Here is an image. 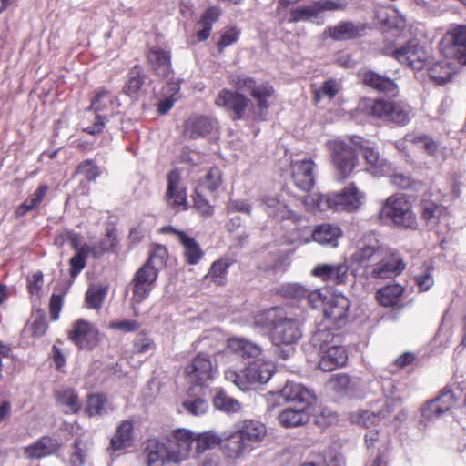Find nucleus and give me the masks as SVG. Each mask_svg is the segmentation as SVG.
Listing matches in <instances>:
<instances>
[{"instance_id": "6e6552de", "label": "nucleus", "mask_w": 466, "mask_h": 466, "mask_svg": "<svg viewBox=\"0 0 466 466\" xmlns=\"http://www.w3.org/2000/svg\"><path fill=\"white\" fill-rule=\"evenodd\" d=\"M443 56L454 59L461 66L466 65V25H454L448 30L440 42Z\"/></svg>"}, {"instance_id": "e2e57ef3", "label": "nucleus", "mask_w": 466, "mask_h": 466, "mask_svg": "<svg viewBox=\"0 0 466 466\" xmlns=\"http://www.w3.org/2000/svg\"><path fill=\"white\" fill-rule=\"evenodd\" d=\"M221 171L218 167H212L208 172L203 181V186L210 191H215L221 184Z\"/></svg>"}, {"instance_id": "c756f323", "label": "nucleus", "mask_w": 466, "mask_h": 466, "mask_svg": "<svg viewBox=\"0 0 466 466\" xmlns=\"http://www.w3.org/2000/svg\"><path fill=\"white\" fill-rule=\"evenodd\" d=\"M455 62L457 61L445 56H443V59L427 62L430 77L438 84H443L451 80L456 71Z\"/></svg>"}, {"instance_id": "4be33fe9", "label": "nucleus", "mask_w": 466, "mask_h": 466, "mask_svg": "<svg viewBox=\"0 0 466 466\" xmlns=\"http://www.w3.org/2000/svg\"><path fill=\"white\" fill-rule=\"evenodd\" d=\"M235 430L250 451L258 445L267 434L265 425L253 420H244L238 424Z\"/></svg>"}, {"instance_id": "79ce46f5", "label": "nucleus", "mask_w": 466, "mask_h": 466, "mask_svg": "<svg viewBox=\"0 0 466 466\" xmlns=\"http://www.w3.org/2000/svg\"><path fill=\"white\" fill-rule=\"evenodd\" d=\"M174 437L178 445L179 451L174 454V458H180L181 461L188 459L192 451V446L195 444L194 432L185 429H178L174 431Z\"/></svg>"}, {"instance_id": "338daca9", "label": "nucleus", "mask_w": 466, "mask_h": 466, "mask_svg": "<svg viewBox=\"0 0 466 466\" xmlns=\"http://www.w3.org/2000/svg\"><path fill=\"white\" fill-rule=\"evenodd\" d=\"M154 342L145 334H139L134 341V349L137 353H147L154 350Z\"/></svg>"}, {"instance_id": "8fccbe9b", "label": "nucleus", "mask_w": 466, "mask_h": 466, "mask_svg": "<svg viewBox=\"0 0 466 466\" xmlns=\"http://www.w3.org/2000/svg\"><path fill=\"white\" fill-rule=\"evenodd\" d=\"M319 15L316 2L311 5H300L290 10V23H298L301 21H309Z\"/></svg>"}, {"instance_id": "864d4df0", "label": "nucleus", "mask_w": 466, "mask_h": 466, "mask_svg": "<svg viewBox=\"0 0 466 466\" xmlns=\"http://www.w3.org/2000/svg\"><path fill=\"white\" fill-rule=\"evenodd\" d=\"M382 417H384V414L375 413L370 410H360L352 414L350 419L353 423L369 428L379 422Z\"/></svg>"}, {"instance_id": "13d9d810", "label": "nucleus", "mask_w": 466, "mask_h": 466, "mask_svg": "<svg viewBox=\"0 0 466 466\" xmlns=\"http://www.w3.org/2000/svg\"><path fill=\"white\" fill-rule=\"evenodd\" d=\"M442 213V208L433 203L426 204L422 210V218L428 224L434 226L438 223Z\"/></svg>"}, {"instance_id": "3c124183", "label": "nucleus", "mask_w": 466, "mask_h": 466, "mask_svg": "<svg viewBox=\"0 0 466 466\" xmlns=\"http://www.w3.org/2000/svg\"><path fill=\"white\" fill-rule=\"evenodd\" d=\"M329 386L339 394H347L357 387V382L347 374H338L330 379Z\"/></svg>"}, {"instance_id": "5fc2aeb1", "label": "nucleus", "mask_w": 466, "mask_h": 466, "mask_svg": "<svg viewBox=\"0 0 466 466\" xmlns=\"http://www.w3.org/2000/svg\"><path fill=\"white\" fill-rule=\"evenodd\" d=\"M229 266L230 263L228 259L222 258L215 261L209 269L208 277L217 284L222 285Z\"/></svg>"}, {"instance_id": "49530a36", "label": "nucleus", "mask_w": 466, "mask_h": 466, "mask_svg": "<svg viewBox=\"0 0 466 466\" xmlns=\"http://www.w3.org/2000/svg\"><path fill=\"white\" fill-rule=\"evenodd\" d=\"M279 312L276 309H268L257 313L253 318V327L261 332L269 331L275 325Z\"/></svg>"}, {"instance_id": "7c9ffc66", "label": "nucleus", "mask_w": 466, "mask_h": 466, "mask_svg": "<svg viewBox=\"0 0 466 466\" xmlns=\"http://www.w3.org/2000/svg\"><path fill=\"white\" fill-rule=\"evenodd\" d=\"M215 127V122L204 116H194L185 123L184 135L190 139L204 137Z\"/></svg>"}, {"instance_id": "aec40b11", "label": "nucleus", "mask_w": 466, "mask_h": 466, "mask_svg": "<svg viewBox=\"0 0 466 466\" xmlns=\"http://www.w3.org/2000/svg\"><path fill=\"white\" fill-rule=\"evenodd\" d=\"M271 394L272 396H277L279 400L297 402L305 405V407H308L314 400V395L309 389L293 381H287L281 390Z\"/></svg>"}, {"instance_id": "69168bd1", "label": "nucleus", "mask_w": 466, "mask_h": 466, "mask_svg": "<svg viewBox=\"0 0 466 466\" xmlns=\"http://www.w3.org/2000/svg\"><path fill=\"white\" fill-rule=\"evenodd\" d=\"M78 172L84 175V177L88 180L96 179L100 174L97 166H96L92 160H86L82 162L78 166Z\"/></svg>"}, {"instance_id": "dca6fc26", "label": "nucleus", "mask_w": 466, "mask_h": 466, "mask_svg": "<svg viewBox=\"0 0 466 466\" xmlns=\"http://www.w3.org/2000/svg\"><path fill=\"white\" fill-rule=\"evenodd\" d=\"M163 234H172L184 248V258L187 264L196 265L202 258L204 252L200 248L195 238L188 236L186 232L178 230L172 226H166L160 228Z\"/></svg>"}, {"instance_id": "0eeeda50", "label": "nucleus", "mask_w": 466, "mask_h": 466, "mask_svg": "<svg viewBox=\"0 0 466 466\" xmlns=\"http://www.w3.org/2000/svg\"><path fill=\"white\" fill-rule=\"evenodd\" d=\"M333 335L327 329L319 330L314 335V343L319 344L320 359L319 367L323 371H332L346 365L348 353L344 347L331 344Z\"/></svg>"}, {"instance_id": "a878e982", "label": "nucleus", "mask_w": 466, "mask_h": 466, "mask_svg": "<svg viewBox=\"0 0 466 466\" xmlns=\"http://www.w3.org/2000/svg\"><path fill=\"white\" fill-rule=\"evenodd\" d=\"M361 80L365 86L385 95L396 96L399 93V87L394 80L372 70L363 72Z\"/></svg>"}, {"instance_id": "bf43d9fd", "label": "nucleus", "mask_w": 466, "mask_h": 466, "mask_svg": "<svg viewBox=\"0 0 466 466\" xmlns=\"http://www.w3.org/2000/svg\"><path fill=\"white\" fill-rule=\"evenodd\" d=\"M183 406L190 414L195 416L206 413L208 409V402L201 398L186 400L183 402Z\"/></svg>"}, {"instance_id": "680f3d73", "label": "nucleus", "mask_w": 466, "mask_h": 466, "mask_svg": "<svg viewBox=\"0 0 466 466\" xmlns=\"http://www.w3.org/2000/svg\"><path fill=\"white\" fill-rule=\"evenodd\" d=\"M414 281L420 291H428L434 284L431 269L427 268L421 273L415 275Z\"/></svg>"}, {"instance_id": "2f4dec72", "label": "nucleus", "mask_w": 466, "mask_h": 466, "mask_svg": "<svg viewBox=\"0 0 466 466\" xmlns=\"http://www.w3.org/2000/svg\"><path fill=\"white\" fill-rule=\"evenodd\" d=\"M144 453L147 457V466H163L165 463H170L163 441L157 439L148 440L146 443Z\"/></svg>"}, {"instance_id": "c9c22d12", "label": "nucleus", "mask_w": 466, "mask_h": 466, "mask_svg": "<svg viewBox=\"0 0 466 466\" xmlns=\"http://www.w3.org/2000/svg\"><path fill=\"white\" fill-rule=\"evenodd\" d=\"M341 229L333 224H321L317 226L312 232V238L320 245L338 246V240L341 237Z\"/></svg>"}, {"instance_id": "6e6d98bb", "label": "nucleus", "mask_w": 466, "mask_h": 466, "mask_svg": "<svg viewBox=\"0 0 466 466\" xmlns=\"http://www.w3.org/2000/svg\"><path fill=\"white\" fill-rule=\"evenodd\" d=\"M167 259V250L164 246L156 245L150 253L146 264L153 266L155 269L159 270L164 267Z\"/></svg>"}, {"instance_id": "37998d69", "label": "nucleus", "mask_w": 466, "mask_h": 466, "mask_svg": "<svg viewBox=\"0 0 466 466\" xmlns=\"http://www.w3.org/2000/svg\"><path fill=\"white\" fill-rule=\"evenodd\" d=\"M48 190L49 187L47 185H40L30 197L17 207L15 216L20 218L27 212L36 209L46 198Z\"/></svg>"}, {"instance_id": "c03bdc74", "label": "nucleus", "mask_w": 466, "mask_h": 466, "mask_svg": "<svg viewBox=\"0 0 466 466\" xmlns=\"http://www.w3.org/2000/svg\"><path fill=\"white\" fill-rule=\"evenodd\" d=\"M262 202L266 206V211L269 216L276 217L279 219L298 220V216L288 209L286 205L280 203L277 198L266 197L262 199Z\"/></svg>"}, {"instance_id": "393cba45", "label": "nucleus", "mask_w": 466, "mask_h": 466, "mask_svg": "<svg viewBox=\"0 0 466 466\" xmlns=\"http://www.w3.org/2000/svg\"><path fill=\"white\" fill-rule=\"evenodd\" d=\"M350 303L343 295H335L325 305L324 316L332 323L340 326L348 317Z\"/></svg>"}, {"instance_id": "9d476101", "label": "nucleus", "mask_w": 466, "mask_h": 466, "mask_svg": "<svg viewBox=\"0 0 466 466\" xmlns=\"http://www.w3.org/2000/svg\"><path fill=\"white\" fill-rule=\"evenodd\" d=\"M405 267L403 259L397 252L385 248L374 267L367 271V276L371 279H391L401 274Z\"/></svg>"}, {"instance_id": "20e7f679", "label": "nucleus", "mask_w": 466, "mask_h": 466, "mask_svg": "<svg viewBox=\"0 0 466 466\" xmlns=\"http://www.w3.org/2000/svg\"><path fill=\"white\" fill-rule=\"evenodd\" d=\"M358 109L369 116L400 126L407 125L410 120V107L401 102L364 99L359 104Z\"/></svg>"}, {"instance_id": "412c9836", "label": "nucleus", "mask_w": 466, "mask_h": 466, "mask_svg": "<svg viewBox=\"0 0 466 466\" xmlns=\"http://www.w3.org/2000/svg\"><path fill=\"white\" fill-rule=\"evenodd\" d=\"M364 193L360 191L354 184H350L341 191L334 192L336 211H354L363 203Z\"/></svg>"}, {"instance_id": "a211bd4d", "label": "nucleus", "mask_w": 466, "mask_h": 466, "mask_svg": "<svg viewBox=\"0 0 466 466\" xmlns=\"http://www.w3.org/2000/svg\"><path fill=\"white\" fill-rule=\"evenodd\" d=\"M60 446L56 438L45 435L25 446L23 455L26 460H40L54 455Z\"/></svg>"}, {"instance_id": "4d7b16f0", "label": "nucleus", "mask_w": 466, "mask_h": 466, "mask_svg": "<svg viewBox=\"0 0 466 466\" xmlns=\"http://www.w3.org/2000/svg\"><path fill=\"white\" fill-rule=\"evenodd\" d=\"M106 399L102 394L89 396L87 410L90 416L106 413Z\"/></svg>"}, {"instance_id": "c85d7f7f", "label": "nucleus", "mask_w": 466, "mask_h": 466, "mask_svg": "<svg viewBox=\"0 0 466 466\" xmlns=\"http://www.w3.org/2000/svg\"><path fill=\"white\" fill-rule=\"evenodd\" d=\"M348 270L349 268L346 262L319 264L312 269V275L321 279L323 281L340 284L345 281Z\"/></svg>"}, {"instance_id": "7ed1b4c3", "label": "nucleus", "mask_w": 466, "mask_h": 466, "mask_svg": "<svg viewBox=\"0 0 466 466\" xmlns=\"http://www.w3.org/2000/svg\"><path fill=\"white\" fill-rule=\"evenodd\" d=\"M229 83L235 86L238 92L247 91L250 93L255 103L250 105L248 115L254 120H264L269 106L268 100L274 93L272 86L268 83L256 85L252 77L237 74L229 76Z\"/></svg>"}, {"instance_id": "f03ea898", "label": "nucleus", "mask_w": 466, "mask_h": 466, "mask_svg": "<svg viewBox=\"0 0 466 466\" xmlns=\"http://www.w3.org/2000/svg\"><path fill=\"white\" fill-rule=\"evenodd\" d=\"M119 106L120 103L116 96L104 88L99 89L86 111L90 125L83 127V131L93 136L102 133L106 123L119 113Z\"/></svg>"}, {"instance_id": "a19ab883", "label": "nucleus", "mask_w": 466, "mask_h": 466, "mask_svg": "<svg viewBox=\"0 0 466 466\" xmlns=\"http://www.w3.org/2000/svg\"><path fill=\"white\" fill-rule=\"evenodd\" d=\"M404 292V288L400 284L387 285L376 292V299L383 307L397 305Z\"/></svg>"}, {"instance_id": "473e14b6", "label": "nucleus", "mask_w": 466, "mask_h": 466, "mask_svg": "<svg viewBox=\"0 0 466 466\" xmlns=\"http://www.w3.org/2000/svg\"><path fill=\"white\" fill-rule=\"evenodd\" d=\"M168 204L174 208H187V193L184 187H179V176L177 171L168 175V185L167 190Z\"/></svg>"}, {"instance_id": "423d86ee", "label": "nucleus", "mask_w": 466, "mask_h": 466, "mask_svg": "<svg viewBox=\"0 0 466 466\" xmlns=\"http://www.w3.org/2000/svg\"><path fill=\"white\" fill-rule=\"evenodd\" d=\"M379 217L385 222L391 220L398 227L407 228L417 227L411 203L403 196H390L381 207Z\"/></svg>"}, {"instance_id": "9b49d317", "label": "nucleus", "mask_w": 466, "mask_h": 466, "mask_svg": "<svg viewBox=\"0 0 466 466\" xmlns=\"http://www.w3.org/2000/svg\"><path fill=\"white\" fill-rule=\"evenodd\" d=\"M185 374L189 383L200 387H208L215 378L216 370L209 356L201 353L187 365Z\"/></svg>"}, {"instance_id": "de8ad7c7", "label": "nucleus", "mask_w": 466, "mask_h": 466, "mask_svg": "<svg viewBox=\"0 0 466 466\" xmlns=\"http://www.w3.org/2000/svg\"><path fill=\"white\" fill-rule=\"evenodd\" d=\"M405 141L414 144L420 148H423L430 155H434L438 151V144L431 137L420 134L410 133L405 136Z\"/></svg>"}, {"instance_id": "6ab92c4d", "label": "nucleus", "mask_w": 466, "mask_h": 466, "mask_svg": "<svg viewBox=\"0 0 466 466\" xmlns=\"http://www.w3.org/2000/svg\"><path fill=\"white\" fill-rule=\"evenodd\" d=\"M315 164L311 159L295 161L291 164V177L296 187L302 191H309L315 183Z\"/></svg>"}, {"instance_id": "f704fd0d", "label": "nucleus", "mask_w": 466, "mask_h": 466, "mask_svg": "<svg viewBox=\"0 0 466 466\" xmlns=\"http://www.w3.org/2000/svg\"><path fill=\"white\" fill-rule=\"evenodd\" d=\"M133 423L130 420L122 421L115 435L111 438L108 451H121L131 445Z\"/></svg>"}, {"instance_id": "72a5a7b5", "label": "nucleus", "mask_w": 466, "mask_h": 466, "mask_svg": "<svg viewBox=\"0 0 466 466\" xmlns=\"http://www.w3.org/2000/svg\"><path fill=\"white\" fill-rule=\"evenodd\" d=\"M222 453L230 460H236L251 451L235 430L220 443Z\"/></svg>"}, {"instance_id": "774afa93", "label": "nucleus", "mask_w": 466, "mask_h": 466, "mask_svg": "<svg viewBox=\"0 0 466 466\" xmlns=\"http://www.w3.org/2000/svg\"><path fill=\"white\" fill-rule=\"evenodd\" d=\"M307 290L308 289L298 283H290L283 288V292L285 296L297 299H305L307 295Z\"/></svg>"}, {"instance_id": "cd10ccee", "label": "nucleus", "mask_w": 466, "mask_h": 466, "mask_svg": "<svg viewBox=\"0 0 466 466\" xmlns=\"http://www.w3.org/2000/svg\"><path fill=\"white\" fill-rule=\"evenodd\" d=\"M384 248H385L380 247L377 244H362L358 247V248L352 254V263L364 268L367 272L374 267L376 261L381 256Z\"/></svg>"}, {"instance_id": "4c0bfd02", "label": "nucleus", "mask_w": 466, "mask_h": 466, "mask_svg": "<svg viewBox=\"0 0 466 466\" xmlns=\"http://www.w3.org/2000/svg\"><path fill=\"white\" fill-rule=\"evenodd\" d=\"M309 420V414L305 405L299 409H285L279 415V420L284 427H298L307 423Z\"/></svg>"}, {"instance_id": "09e8293b", "label": "nucleus", "mask_w": 466, "mask_h": 466, "mask_svg": "<svg viewBox=\"0 0 466 466\" xmlns=\"http://www.w3.org/2000/svg\"><path fill=\"white\" fill-rule=\"evenodd\" d=\"M213 404L216 409L226 412L235 413L241 409V404L236 399L229 397L223 391H218L213 398Z\"/></svg>"}, {"instance_id": "ea45409f", "label": "nucleus", "mask_w": 466, "mask_h": 466, "mask_svg": "<svg viewBox=\"0 0 466 466\" xmlns=\"http://www.w3.org/2000/svg\"><path fill=\"white\" fill-rule=\"evenodd\" d=\"M56 404L65 413L75 414L80 410V402L77 394L72 389H61L55 393Z\"/></svg>"}, {"instance_id": "39448f33", "label": "nucleus", "mask_w": 466, "mask_h": 466, "mask_svg": "<svg viewBox=\"0 0 466 466\" xmlns=\"http://www.w3.org/2000/svg\"><path fill=\"white\" fill-rule=\"evenodd\" d=\"M273 362L258 359L250 362L243 370L228 369L225 371V379L232 382L241 390H248L250 385L268 382L273 375Z\"/></svg>"}, {"instance_id": "f3484780", "label": "nucleus", "mask_w": 466, "mask_h": 466, "mask_svg": "<svg viewBox=\"0 0 466 466\" xmlns=\"http://www.w3.org/2000/svg\"><path fill=\"white\" fill-rule=\"evenodd\" d=\"M367 26L360 22L341 21L333 26H329L325 34L334 41H348L360 38L366 33Z\"/></svg>"}, {"instance_id": "f8f14e48", "label": "nucleus", "mask_w": 466, "mask_h": 466, "mask_svg": "<svg viewBox=\"0 0 466 466\" xmlns=\"http://www.w3.org/2000/svg\"><path fill=\"white\" fill-rule=\"evenodd\" d=\"M215 104L219 107H224L227 111L234 114L233 119L249 118L254 120L248 115L250 108L249 99L238 91L222 89L216 97Z\"/></svg>"}, {"instance_id": "e433bc0d", "label": "nucleus", "mask_w": 466, "mask_h": 466, "mask_svg": "<svg viewBox=\"0 0 466 466\" xmlns=\"http://www.w3.org/2000/svg\"><path fill=\"white\" fill-rule=\"evenodd\" d=\"M334 192L329 194L312 193L304 197L303 203L309 211L335 210Z\"/></svg>"}, {"instance_id": "1a4fd4ad", "label": "nucleus", "mask_w": 466, "mask_h": 466, "mask_svg": "<svg viewBox=\"0 0 466 466\" xmlns=\"http://www.w3.org/2000/svg\"><path fill=\"white\" fill-rule=\"evenodd\" d=\"M302 337V329L300 322L294 318L287 317L279 314L269 338L276 346L293 345L297 343Z\"/></svg>"}, {"instance_id": "a18cd8bd", "label": "nucleus", "mask_w": 466, "mask_h": 466, "mask_svg": "<svg viewBox=\"0 0 466 466\" xmlns=\"http://www.w3.org/2000/svg\"><path fill=\"white\" fill-rule=\"evenodd\" d=\"M195 451L197 454L203 453L207 450L213 449L222 442V438L213 431L201 433L194 432Z\"/></svg>"}, {"instance_id": "b1692460", "label": "nucleus", "mask_w": 466, "mask_h": 466, "mask_svg": "<svg viewBox=\"0 0 466 466\" xmlns=\"http://www.w3.org/2000/svg\"><path fill=\"white\" fill-rule=\"evenodd\" d=\"M148 77L140 66H134L127 74L123 92L133 99H138L146 93Z\"/></svg>"}, {"instance_id": "f257e3e1", "label": "nucleus", "mask_w": 466, "mask_h": 466, "mask_svg": "<svg viewBox=\"0 0 466 466\" xmlns=\"http://www.w3.org/2000/svg\"><path fill=\"white\" fill-rule=\"evenodd\" d=\"M333 166L339 179L347 178L357 162V150H360L367 164L375 175H382L388 169L387 162L380 157L378 150L360 137H354L349 143L332 140L328 143Z\"/></svg>"}, {"instance_id": "5701e85b", "label": "nucleus", "mask_w": 466, "mask_h": 466, "mask_svg": "<svg viewBox=\"0 0 466 466\" xmlns=\"http://www.w3.org/2000/svg\"><path fill=\"white\" fill-rule=\"evenodd\" d=\"M98 332L89 322L77 320L71 332L69 339L80 349L92 348L97 340Z\"/></svg>"}, {"instance_id": "58836bf2", "label": "nucleus", "mask_w": 466, "mask_h": 466, "mask_svg": "<svg viewBox=\"0 0 466 466\" xmlns=\"http://www.w3.org/2000/svg\"><path fill=\"white\" fill-rule=\"evenodd\" d=\"M228 345L230 350L242 358H256L261 353L260 346L242 338L229 339Z\"/></svg>"}, {"instance_id": "052dcab7", "label": "nucleus", "mask_w": 466, "mask_h": 466, "mask_svg": "<svg viewBox=\"0 0 466 466\" xmlns=\"http://www.w3.org/2000/svg\"><path fill=\"white\" fill-rule=\"evenodd\" d=\"M319 14L326 11H342L348 5L347 0H324L317 1Z\"/></svg>"}, {"instance_id": "2eb2a0df", "label": "nucleus", "mask_w": 466, "mask_h": 466, "mask_svg": "<svg viewBox=\"0 0 466 466\" xmlns=\"http://www.w3.org/2000/svg\"><path fill=\"white\" fill-rule=\"evenodd\" d=\"M455 404L456 398L453 391L446 387L435 399L423 406L421 415L424 419L432 420L449 411Z\"/></svg>"}, {"instance_id": "0e129e2a", "label": "nucleus", "mask_w": 466, "mask_h": 466, "mask_svg": "<svg viewBox=\"0 0 466 466\" xmlns=\"http://www.w3.org/2000/svg\"><path fill=\"white\" fill-rule=\"evenodd\" d=\"M365 445L368 451H373L377 450L380 451V447L383 445V441L380 438V433L377 430H370L364 436Z\"/></svg>"}, {"instance_id": "ddd939ff", "label": "nucleus", "mask_w": 466, "mask_h": 466, "mask_svg": "<svg viewBox=\"0 0 466 466\" xmlns=\"http://www.w3.org/2000/svg\"><path fill=\"white\" fill-rule=\"evenodd\" d=\"M157 276L158 270L146 263L137 270L130 284L134 303L139 304L149 296Z\"/></svg>"}, {"instance_id": "603ef678", "label": "nucleus", "mask_w": 466, "mask_h": 466, "mask_svg": "<svg viewBox=\"0 0 466 466\" xmlns=\"http://www.w3.org/2000/svg\"><path fill=\"white\" fill-rule=\"evenodd\" d=\"M107 294V288L104 286H92L86 293V303L90 309H99Z\"/></svg>"}, {"instance_id": "bb28decb", "label": "nucleus", "mask_w": 466, "mask_h": 466, "mask_svg": "<svg viewBox=\"0 0 466 466\" xmlns=\"http://www.w3.org/2000/svg\"><path fill=\"white\" fill-rule=\"evenodd\" d=\"M147 60L152 70L159 77L168 79L173 74L169 51L164 50L158 46H154L150 48L147 54Z\"/></svg>"}, {"instance_id": "4468645a", "label": "nucleus", "mask_w": 466, "mask_h": 466, "mask_svg": "<svg viewBox=\"0 0 466 466\" xmlns=\"http://www.w3.org/2000/svg\"><path fill=\"white\" fill-rule=\"evenodd\" d=\"M392 56L401 64L414 69L420 70L426 64L428 54L426 50L415 42H408L392 53Z\"/></svg>"}]
</instances>
